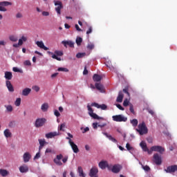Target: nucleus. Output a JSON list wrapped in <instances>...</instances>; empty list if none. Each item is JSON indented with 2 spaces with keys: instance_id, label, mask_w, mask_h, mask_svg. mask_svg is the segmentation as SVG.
Returning a JSON list of instances; mask_svg holds the SVG:
<instances>
[{
  "instance_id": "2f4dec72",
  "label": "nucleus",
  "mask_w": 177,
  "mask_h": 177,
  "mask_svg": "<svg viewBox=\"0 0 177 177\" xmlns=\"http://www.w3.org/2000/svg\"><path fill=\"white\" fill-rule=\"evenodd\" d=\"M3 134L6 138H12V133L8 129L4 130Z\"/></svg>"
},
{
  "instance_id": "774afa93",
  "label": "nucleus",
  "mask_w": 177,
  "mask_h": 177,
  "mask_svg": "<svg viewBox=\"0 0 177 177\" xmlns=\"http://www.w3.org/2000/svg\"><path fill=\"white\" fill-rule=\"evenodd\" d=\"M42 15L43 16H49V12H46V11H44L42 12Z\"/></svg>"
},
{
  "instance_id": "393cba45",
  "label": "nucleus",
  "mask_w": 177,
  "mask_h": 177,
  "mask_svg": "<svg viewBox=\"0 0 177 177\" xmlns=\"http://www.w3.org/2000/svg\"><path fill=\"white\" fill-rule=\"evenodd\" d=\"M124 99V93H122V91H119L118 96L116 99V102L118 103H122V100Z\"/></svg>"
},
{
  "instance_id": "72a5a7b5",
  "label": "nucleus",
  "mask_w": 177,
  "mask_h": 177,
  "mask_svg": "<svg viewBox=\"0 0 177 177\" xmlns=\"http://www.w3.org/2000/svg\"><path fill=\"white\" fill-rule=\"evenodd\" d=\"M48 109H49V104L48 103H44L41 106V109L44 112L48 111Z\"/></svg>"
},
{
  "instance_id": "bf43d9fd",
  "label": "nucleus",
  "mask_w": 177,
  "mask_h": 177,
  "mask_svg": "<svg viewBox=\"0 0 177 177\" xmlns=\"http://www.w3.org/2000/svg\"><path fill=\"white\" fill-rule=\"evenodd\" d=\"M107 125V123H102V124H98L99 128H104V127H106Z\"/></svg>"
},
{
  "instance_id": "e2e57ef3",
  "label": "nucleus",
  "mask_w": 177,
  "mask_h": 177,
  "mask_svg": "<svg viewBox=\"0 0 177 177\" xmlns=\"http://www.w3.org/2000/svg\"><path fill=\"white\" fill-rule=\"evenodd\" d=\"M64 127H66V124L65 123H63L60 125V127H59V131H64L63 129V128H64Z\"/></svg>"
},
{
  "instance_id": "f257e3e1",
  "label": "nucleus",
  "mask_w": 177,
  "mask_h": 177,
  "mask_svg": "<svg viewBox=\"0 0 177 177\" xmlns=\"http://www.w3.org/2000/svg\"><path fill=\"white\" fill-rule=\"evenodd\" d=\"M136 131L138 132L139 135L140 136L146 135L149 132V129H147L145 122L140 123L138 126V129H136Z\"/></svg>"
},
{
  "instance_id": "6e6552de",
  "label": "nucleus",
  "mask_w": 177,
  "mask_h": 177,
  "mask_svg": "<svg viewBox=\"0 0 177 177\" xmlns=\"http://www.w3.org/2000/svg\"><path fill=\"white\" fill-rule=\"evenodd\" d=\"M54 3L55 6H57L55 8V10L57 13V15H61L62 9H63V3L60 1H54Z\"/></svg>"
},
{
  "instance_id": "c756f323",
  "label": "nucleus",
  "mask_w": 177,
  "mask_h": 177,
  "mask_svg": "<svg viewBox=\"0 0 177 177\" xmlns=\"http://www.w3.org/2000/svg\"><path fill=\"white\" fill-rule=\"evenodd\" d=\"M102 133L103 135H104V136L108 138L109 140H111V142H113V143H117V140L114 138L113 136H111V135H109L107 133Z\"/></svg>"
},
{
  "instance_id": "5701e85b",
  "label": "nucleus",
  "mask_w": 177,
  "mask_h": 177,
  "mask_svg": "<svg viewBox=\"0 0 177 177\" xmlns=\"http://www.w3.org/2000/svg\"><path fill=\"white\" fill-rule=\"evenodd\" d=\"M19 171L21 174H26L28 172V166L27 165H23L19 167Z\"/></svg>"
},
{
  "instance_id": "de8ad7c7",
  "label": "nucleus",
  "mask_w": 177,
  "mask_h": 177,
  "mask_svg": "<svg viewBox=\"0 0 177 177\" xmlns=\"http://www.w3.org/2000/svg\"><path fill=\"white\" fill-rule=\"evenodd\" d=\"M24 64L25 66H31V62H30V60H26L24 62Z\"/></svg>"
},
{
  "instance_id": "a18cd8bd",
  "label": "nucleus",
  "mask_w": 177,
  "mask_h": 177,
  "mask_svg": "<svg viewBox=\"0 0 177 177\" xmlns=\"http://www.w3.org/2000/svg\"><path fill=\"white\" fill-rule=\"evenodd\" d=\"M41 157V151L39 150V152H37L34 157V160H38Z\"/></svg>"
},
{
  "instance_id": "c85d7f7f",
  "label": "nucleus",
  "mask_w": 177,
  "mask_h": 177,
  "mask_svg": "<svg viewBox=\"0 0 177 177\" xmlns=\"http://www.w3.org/2000/svg\"><path fill=\"white\" fill-rule=\"evenodd\" d=\"M31 93V88H26L22 91V95L23 96H28Z\"/></svg>"
},
{
  "instance_id": "7c9ffc66",
  "label": "nucleus",
  "mask_w": 177,
  "mask_h": 177,
  "mask_svg": "<svg viewBox=\"0 0 177 177\" xmlns=\"http://www.w3.org/2000/svg\"><path fill=\"white\" fill-rule=\"evenodd\" d=\"M140 146L142 148V149L143 150V151H147L149 148H147V145L145 142V141H142L140 143Z\"/></svg>"
},
{
  "instance_id": "ea45409f",
  "label": "nucleus",
  "mask_w": 177,
  "mask_h": 177,
  "mask_svg": "<svg viewBox=\"0 0 177 177\" xmlns=\"http://www.w3.org/2000/svg\"><path fill=\"white\" fill-rule=\"evenodd\" d=\"M76 44L77 45V46H80V45H81V44H82V39L80 37H77L76 38Z\"/></svg>"
},
{
  "instance_id": "338daca9",
  "label": "nucleus",
  "mask_w": 177,
  "mask_h": 177,
  "mask_svg": "<svg viewBox=\"0 0 177 177\" xmlns=\"http://www.w3.org/2000/svg\"><path fill=\"white\" fill-rule=\"evenodd\" d=\"M123 92L127 93L128 96H129V92L128 91V88H123Z\"/></svg>"
},
{
  "instance_id": "680f3d73",
  "label": "nucleus",
  "mask_w": 177,
  "mask_h": 177,
  "mask_svg": "<svg viewBox=\"0 0 177 177\" xmlns=\"http://www.w3.org/2000/svg\"><path fill=\"white\" fill-rule=\"evenodd\" d=\"M6 45V41L1 40L0 41V46H5Z\"/></svg>"
},
{
  "instance_id": "9b49d317",
  "label": "nucleus",
  "mask_w": 177,
  "mask_h": 177,
  "mask_svg": "<svg viewBox=\"0 0 177 177\" xmlns=\"http://www.w3.org/2000/svg\"><path fill=\"white\" fill-rule=\"evenodd\" d=\"M121 169H122V166H121V165H118V164L114 165L113 166L111 165V171L113 174H118L120 172V171H121Z\"/></svg>"
},
{
  "instance_id": "20e7f679",
  "label": "nucleus",
  "mask_w": 177,
  "mask_h": 177,
  "mask_svg": "<svg viewBox=\"0 0 177 177\" xmlns=\"http://www.w3.org/2000/svg\"><path fill=\"white\" fill-rule=\"evenodd\" d=\"M87 109L88 111V115L94 120H104V118H100L99 117V115H97V114L93 113V109H92V107H91L90 105H87Z\"/></svg>"
},
{
  "instance_id": "c9c22d12",
  "label": "nucleus",
  "mask_w": 177,
  "mask_h": 177,
  "mask_svg": "<svg viewBox=\"0 0 177 177\" xmlns=\"http://www.w3.org/2000/svg\"><path fill=\"white\" fill-rule=\"evenodd\" d=\"M9 39H10V41H11L12 42H17V41H18V38H17V37H16V36H15V35H10V37H9Z\"/></svg>"
},
{
  "instance_id": "b1692460",
  "label": "nucleus",
  "mask_w": 177,
  "mask_h": 177,
  "mask_svg": "<svg viewBox=\"0 0 177 177\" xmlns=\"http://www.w3.org/2000/svg\"><path fill=\"white\" fill-rule=\"evenodd\" d=\"M102 78L103 77H102V76L98 74H94V75L93 76V80L94 82H100Z\"/></svg>"
},
{
  "instance_id": "2eb2a0df",
  "label": "nucleus",
  "mask_w": 177,
  "mask_h": 177,
  "mask_svg": "<svg viewBox=\"0 0 177 177\" xmlns=\"http://www.w3.org/2000/svg\"><path fill=\"white\" fill-rule=\"evenodd\" d=\"M69 144L71 147L72 148L73 152L75 153H79L80 152V149H78V146H77V145H75V143H74V142H73L71 140H69Z\"/></svg>"
},
{
  "instance_id": "f03ea898",
  "label": "nucleus",
  "mask_w": 177,
  "mask_h": 177,
  "mask_svg": "<svg viewBox=\"0 0 177 177\" xmlns=\"http://www.w3.org/2000/svg\"><path fill=\"white\" fill-rule=\"evenodd\" d=\"M48 55H52L51 57L53 59H55V60H57L58 62H62V58L57 57V56H63L64 53L63 51L60 50H55V54H53V52L48 51Z\"/></svg>"
},
{
  "instance_id": "603ef678",
  "label": "nucleus",
  "mask_w": 177,
  "mask_h": 177,
  "mask_svg": "<svg viewBox=\"0 0 177 177\" xmlns=\"http://www.w3.org/2000/svg\"><path fill=\"white\" fill-rule=\"evenodd\" d=\"M68 160V156H65L64 158H62V162H64V164H66Z\"/></svg>"
},
{
  "instance_id": "4c0bfd02",
  "label": "nucleus",
  "mask_w": 177,
  "mask_h": 177,
  "mask_svg": "<svg viewBox=\"0 0 177 177\" xmlns=\"http://www.w3.org/2000/svg\"><path fill=\"white\" fill-rule=\"evenodd\" d=\"M130 122L133 125V127H138V124H139V122L137 119H133L130 121Z\"/></svg>"
},
{
  "instance_id": "0eeeda50",
  "label": "nucleus",
  "mask_w": 177,
  "mask_h": 177,
  "mask_svg": "<svg viewBox=\"0 0 177 177\" xmlns=\"http://www.w3.org/2000/svg\"><path fill=\"white\" fill-rule=\"evenodd\" d=\"M5 6H12V2L1 1L0 2V12H7L8 9Z\"/></svg>"
},
{
  "instance_id": "c03bdc74",
  "label": "nucleus",
  "mask_w": 177,
  "mask_h": 177,
  "mask_svg": "<svg viewBox=\"0 0 177 177\" xmlns=\"http://www.w3.org/2000/svg\"><path fill=\"white\" fill-rule=\"evenodd\" d=\"M57 71H64V73H68L67 68H58Z\"/></svg>"
},
{
  "instance_id": "0e129e2a",
  "label": "nucleus",
  "mask_w": 177,
  "mask_h": 177,
  "mask_svg": "<svg viewBox=\"0 0 177 177\" xmlns=\"http://www.w3.org/2000/svg\"><path fill=\"white\" fill-rule=\"evenodd\" d=\"M88 74V69H86V66L84 67V70L83 71V75H87Z\"/></svg>"
},
{
  "instance_id": "8fccbe9b",
  "label": "nucleus",
  "mask_w": 177,
  "mask_h": 177,
  "mask_svg": "<svg viewBox=\"0 0 177 177\" xmlns=\"http://www.w3.org/2000/svg\"><path fill=\"white\" fill-rule=\"evenodd\" d=\"M142 168L145 171H150V167L145 165V166H142Z\"/></svg>"
},
{
  "instance_id": "412c9836",
  "label": "nucleus",
  "mask_w": 177,
  "mask_h": 177,
  "mask_svg": "<svg viewBox=\"0 0 177 177\" xmlns=\"http://www.w3.org/2000/svg\"><path fill=\"white\" fill-rule=\"evenodd\" d=\"M6 87L8 88L9 92H15V88H13V85L10 82V81L7 80L6 82Z\"/></svg>"
},
{
  "instance_id": "37998d69",
  "label": "nucleus",
  "mask_w": 177,
  "mask_h": 177,
  "mask_svg": "<svg viewBox=\"0 0 177 177\" xmlns=\"http://www.w3.org/2000/svg\"><path fill=\"white\" fill-rule=\"evenodd\" d=\"M12 71L15 73H23V70L19 69V68H17V67H13Z\"/></svg>"
},
{
  "instance_id": "49530a36",
  "label": "nucleus",
  "mask_w": 177,
  "mask_h": 177,
  "mask_svg": "<svg viewBox=\"0 0 177 177\" xmlns=\"http://www.w3.org/2000/svg\"><path fill=\"white\" fill-rule=\"evenodd\" d=\"M129 104V101H128V100H125L124 102H123V106L124 107H127V106Z\"/></svg>"
},
{
  "instance_id": "e433bc0d",
  "label": "nucleus",
  "mask_w": 177,
  "mask_h": 177,
  "mask_svg": "<svg viewBox=\"0 0 177 177\" xmlns=\"http://www.w3.org/2000/svg\"><path fill=\"white\" fill-rule=\"evenodd\" d=\"M85 56H86V53H78L76 55V57L77 59H82V57H85Z\"/></svg>"
},
{
  "instance_id": "864d4df0",
  "label": "nucleus",
  "mask_w": 177,
  "mask_h": 177,
  "mask_svg": "<svg viewBox=\"0 0 177 177\" xmlns=\"http://www.w3.org/2000/svg\"><path fill=\"white\" fill-rule=\"evenodd\" d=\"M32 89H33L34 91H35V92H39V86H33V87H32Z\"/></svg>"
},
{
  "instance_id": "58836bf2",
  "label": "nucleus",
  "mask_w": 177,
  "mask_h": 177,
  "mask_svg": "<svg viewBox=\"0 0 177 177\" xmlns=\"http://www.w3.org/2000/svg\"><path fill=\"white\" fill-rule=\"evenodd\" d=\"M5 107L8 113L13 111V106L12 105H5Z\"/></svg>"
},
{
  "instance_id": "f704fd0d",
  "label": "nucleus",
  "mask_w": 177,
  "mask_h": 177,
  "mask_svg": "<svg viewBox=\"0 0 177 177\" xmlns=\"http://www.w3.org/2000/svg\"><path fill=\"white\" fill-rule=\"evenodd\" d=\"M27 41V37L22 36L21 39H19V45L21 46L23 45V42H26Z\"/></svg>"
},
{
  "instance_id": "4d7b16f0",
  "label": "nucleus",
  "mask_w": 177,
  "mask_h": 177,
  "mask_svg": "<svg viewBox=\"0 0 177 177\" xmlns=\"http://www.w3.org/2000/svg\"><path fill=\"white\" fill-rule=\"evenodd\" d=\"M116 107H118V109H119V110L124 111V107H122V106H121V104H116Z\"/></svg>"
},
{
  "instance_id": "39448f33",
  "label": "nucleus",
  "mask_w": 177,
  "mask_h": 177,
  "mask_svg": "<svg viewBox=\"0 0 177 177\" xmlns=\"http://www.w3.org/2000/svg\"><path fill=\"white\" fill-rule=\"evenodd\" d=\"M98 167H100L101 169H106V168H107L109 171H111V165H109V162L106 160L100 161L98 164Z\"/></svg>"
},
{
  "instance_id": "a878e982",
  "label": "nucleus",
  "mask_w": 177,
  "mask_h": 177,
  "mask_svg": "<svg viewBox=\"0 0 177 177\" xmlns=\"http://www.w3.org/2000/svg\"><path fill=\"white\" fill-rule=\"evenodd\" d=\"M4 77L6 78V80H8V81H10V80L13 78V75L12 74V72L6 71Z\"/></svg>"
},
{
  "instance_id": "cd10ccee",
  "label": "nucleus",
  "mask_w": 177,
  "mask_h": 177,
  "mask_svg": "<svg viewBox=\"0 0 177 177\" xmlns=\"http://www.w3.org/2000/svg\"><path fill=\"white\" fill-rule=\"evenodd\" d=\"M77 172L79 174L80 177H86V176L85 173H84V169H82V167H81V166L78 167Z\"/></svg>"
},
{
  "instance_id": "13d9d810",
  "label": "nucleus",
  "mask_w": 177,
  "mask_h": 177,
  "mask_svg": "<svg viewBox=\"0 0 177 177\" xmlns=\"http://www.w3.org/2000/svg\"><path fill=\"white\" fill-rule=\"evenodd\" d=\"M75 27L77 31H79V32L82 31V29L80 28V26H78V24H75Z\"/></svg>"
},
{
  "instance_id": "bb28decb",
  "label": "nucleus",
  "mask_w": 177,
  "mask_h": 177,
  "mask_svg": "<svg viewBox=\"0 0 177 177\" xmlns=\"http://www.w3.org/2000/svg\"><path fill=\"white\" fill-rule=\"evenodd\" d=\"M39 151H41L42 149L44 148V146H45V144L46 143V141L45 139H39Z\"/></svg>"
},
{
  "instance_id": "9d476101",
  "label": "nucleus",
  "mask_w": 177,
  "mask_h": 177,
  "mask_svg": "<svg viewBox=\"0 0 177 177\" xmlns=\"http://www.w3.org/2000/svg\"><path fill=\"white\" fill-rule=\"evenodd\" d=\"M63 158L62 154H59L56 156V158H54L53 162L56 165H58L59 167H62L63 165V162H62V160Z\"/></svg>"
},
{
  "instance_id": "6ab92c4d",
  "label": "nucleus",
  "mask_w": 177,
  "mask_h": 177,
  "mask_svg": "<svg viewBox=\"0 0 177 177\" xmlns=\"http://www.w3.org/2000/svg\"><path fill=\"white\" fill-rule=\"evenodd\" d=\"M62 44L65 48H67V46H69V48H74V42L72 41H62Z\"/></svg>"
},
{
  "instance_id": "423d86ee",
  "label": "nucleus",
  "mask_w": 177,
  "mask_h": 177,
  "mask_svg": "<svg viewBox=\"0 0 177 177\" xmlns=\"http://www.w3.org/2000/svg\"><path fill=\"white\" fill-rule=\"evenodd\" d=\"M45 122H46V119H45L44 118H37L35 120V127L36 128H41V127H44V125H45Z\"/></svg>"
},
{
  "instance_id": "6e6d98bb",
  "label": "nucleus",
  "mask_w": 177,
  "mask_h": 177,
  "mask_svg": "<svg viewBox=\"0 0 177 177\" xmlns=\"http://www.w3.org/2000/svg\"><path fill=\"white\" fill-rule=\"evenodd\" d=\"M97 127H99V124H97V122L93 123V129H97Z\"/></svg>"
},
{
  "instance_id": "ddd939ff",
  "label": "nucleus",
  "mask_w": 177,
  "mask_h": 177,
  "mask_svg": "<svg viewBox=\"0 0 177 177\" xmlns=\"http://www.w3.org/2000/svg\"><path fill=\"white\" fill-rule=\"evenodd\" d=\"M151 150L154 151H158V153H160V154H162V153L165 151V149H164L160 145L151 147Z\"/></svg>"
},
{
  "instance_id": "4468645a",
  "label": "nucleus",
  "mask_w": 177,
  "mask_h": 177,
  "mask_svg": "<svg viewBox=\"0 0 177 177\" xmlns=\"http://www.w3.org/2000/svg\"><path fill=\"white\" fill-rule=\"evenodd\" d=\"M153 160L156 165H161L162 160H161V156H160L158 153H155L153 155Z\"/></svg>"
},
{
  "instance_id": "79ce46f5",
  "label": "nucleus",
  "mask_w": 177,
  "mask_h": 177,
  "mask_svg": "<svg viewBox=\"0 0 177 177\" xmlns=\"http://www.w3.org/2000/svg\"><path fill=\"white\" fill-rule=\"evenodd\" d=\"M95 48V44L90 43L87 45V49H90V50H92V49H94Z\"/></svg>"
},
{
  "instance_id": "5fc2aeb1",
  "label": "nucleus",
  "mask_w": 177,
  "mask_h": 177,
  "mask_svg": "<svg viewBox=\"0 0 177 177\" xmlns=\"http://www.w3.org/2000/svg\"><path fill=\"white\" fill-rule=\"evenodd\" d=\"M129 110L132 114H135V111L133 110V105H130Z\"/></svg>"
},
{
  "instance_id": "f3484780",
  "label": "nucleus",
  "mask_w": 177,
  "mask_h": 177,
  "mask_svg": "<svg viewBox=\"0 0 177 177\" xmlns=\"http://www.w3.org/2000/svg\"><path fill=\"white\" fill-rule=\"evenodd\" d=\"M95 89L101 92V93H104V86L102 83H95Z\"/></svg>"
},
{
  "instance_id": "052dcab7",
  "label": "nucleus",
  "mask_w": 177,
  "mask_h": 177,
  "mask_svg": "<svg viewBox=\"0 0 177 177\" xmlns=\"http://www.w3.org/2000/svg\"><path fill=\"white\" fill-rule=\"evenodd\" d=\"M16 17H17V19H21V17H23V15H21V13H20V12H18L16 15Z\"/></svg>"
},
{
  "instance_id": "4be33fe9",
  "label": "nucleus",
  "mask_w": 177,
  "mask_h": 177,
  "mask_svg": "<svg viewBox=\"0 0 177 177\" xmlns=\"http://www.w3.org/2000/svg\"><path fill=\"white\" fill-rule=\"evenodd\" d=\"M23 158L24 162H28V161L31 160V154H30V152H26L23 156Z\"/></svg>"
},
{
  "instance_id": "1a4fd4ad",
  "label": "nucleus",
  "mask_w": 177,
  "mask_h": 177,
  "mask_svg": "<svg viewBox=\"0 0 177 177\" xmlns=\"http://www.w3.org/2000/svg\"><path fill=\"white\" fill-rule=\"evenodd\" d=\"M177 171V165H174L168 166L167 169H165V172L167 174H175Z\"/></svg>"
},
{
  "instance_id": "aec40b11",
  "label": "nucleus",
  "mask_w": 177,
  "mask_h": 177,
  "mask_svg": "<svg viewBox=\"0 0 177 177\" xmlns=\"http://www.w3.org/2000/svg\"><path fill=\"white\" fill-rule=\"evenodd\" d=\"M36 44L37 45V46L39 48H40L41 49H44V50H49V48L45 46V44H44V41H37L36 42Z\"/></svg>"
},
{
  "instance_id": "a19ab883",
  "label": "nucleus",
  "mask_w": 177,
  "mask_h": 177,
  "mask_svg": "<svg viewBox=\"0 0 177 177\" xmlns=\"http://www.w3.org/2000/svg\"><path fill=\"white\" fill-rule=\"evenodd\" d=\"M21 103V98H17L15 102V106H17V107H19V106H20Z\"/></svg>"
},
{
  "instance_id": "f8f14e48",
  "label": "nucleus",
  "mask_w": 177,
  "mask_h": 177,
  "mask_svg": "<svg viewBox=\"0 0 177 177\" xmlns=\"http://www.w3.org/2000/svg\"><path fill=\"white\" fill-rule=\"evenodd\" d=\"M99 172V169L96 167H93L88 173V176L90 177H97V174Z\"/></svg>"
},
{
  "instance_id": "3c124183",
  "label": "nucleus",
  "mask_w": 177,
  "mask_h": 177,
  "mask_svg": "<svg viewBox=\"0 0 177 177\" xmlns=\"http://www.w3.org/2000/svg\"><path fill=\"white\" fill-rule=\"evenodd\" d=\"M54 114L55 117H60V113L57 110H55Z\"/></svg>"
},
{
  "instance_id": "69168bd1",
  "label": "nucleus",
  "mask_w": 177,
  "mask_h": 177,
  "mask_svg": "<svg viewBox=\"0 0 177 177\" xmlns=\"http://www.w3.org/2000/svg\"><path fill=\"white\" fill-rule=\"evenodd\" d=\"M15 122H10L8 126L10 127V128H13V127H15Z\"/></svg>"
},
{
  "instance_id": "7ed1b4c3",
  "label": "nucleus",
  "mask_w": 177,
  "mask_h": 177,
  "mask_svg": "<svg viewBox=\"0 0 177 177\" xmlns=\"http://www.w3.org/2000/svg\"><path fill=\"white\" fill-rule=\"evenodd\" d=\"M112 119L116 122H127V121H128V118L124 117L122 115H113L112 116Z\"/></svg>"
},
{
  "instance_id": "dca6fc26",
  "label": "nucleus",
  "mask_w": 177,
  "mask_h": 177,
  "mask_svg": "<svg viewBox=\"0 0 177 177\" xmlns=\"http://www.w3.org/2000/svg\"><path fill=\"white\" fill-rule=\"evenodd\" d=\"M92 106L94 107H97V109H101V110H107V105L102 104V105L96 103V102H93L91 104Z\"/></svg>"
},
{
  "instance_id": "a211bd4d",
  "label": "nucleus",
  "mask_w": 177,
  "mask_h": 177,
  "mask_svg": "<svg viewBox=\"0 0 177 177\" xmlns=\"http://www.w3.org/2000/svg\"><path fill=\"white\" fill-rule=\"evenodd\" d=\"M55 136H59V131L50 132L46 134V138L47 139H52Z\"/></svg>"
},
{
  "instance_id": "09e8293b",
  "label": "nucleus",
  "mask_w": 177,
  "mask_h": 177,
  "mask_svg": "<svg viewBox=\"0 0 177 177\" xmlns=\"http://www.w3.org/2000/svg\"><path fill=\"white\" fill-rule=\"evenodd\" d=\"M126 149H127V150H129V151H131V150H132V147H131V145H129V143H127L126 144Z\"/></svg>"
},
{
  "instance_id": "473e14b6",
  "label": "nucleus",
  "mask_w": 177,
  "mask_h": 177,
  "mask_svg": "<svg viewBox=\"0 0 177 177\" xmlns=\"http://www.w3.org/2000/svg\"><path fill=\"white\" fill-rule=\"evenodd\" d=\"M0 175H1L3 177L8 176L9 175V171H8L6 169H1Z\"/></svg>"
}]
</instances>
